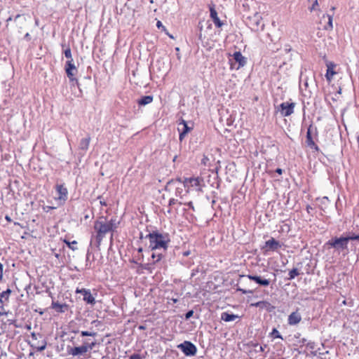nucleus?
Returning a JSON list of instances; mask_svg holds the SVG:
<instances>
[{
	"mask_svg": "<svg viewBox=\"0 0 359 359\" xmlns=\"http://www.w3.org/2000/svg\"><path fill=\"white\" fill-rule=\"evenodd\" d=\"M118 224L116 217H111L108 219L106 217L101 216L94 222L95 235L93 237L95 239L97 247H100L103 238L107 233H111V239H112L113 233L117 229Z\"/></svg>",
	"mask_w": 359,
	"mask_h": 359,
	"instance_id": "1",
	"label": "nucleus"
},
{
	"mask_svg": "<svg viewBox=\"0 0 359 359\" xmlns=\"http://www.w3.org/2000/svg\"><path fill=\"white\" fill-rule=\"evenodd\" d=\"M149 241V248L153 250H162L165 252L170 242V236L167 233H160L158 231L149 233L145 236Z\"/></svg>",
	"mask_w": 359,
	"mask_h": 359,
	"instance_id": "2",
	"label": "nucleus"
},
{
	"mask_svg": "<svg viewBox=\"0 0 359 359\" xmlns=\"http://www.w3.org/2000/svg\"><path fill=\"white\" fill-rule=\"evenodd\" d=\"M348 241L345 236L333 237L330 239L326 243L328 248H332L339 252H348Z\"/></svg>",
	"mask_w": 359,
	"mask_h": 359,
	"instance_id": "3",
	"label": "nucleus"
},
{
	"mask_svg": "<svg viewBox=\"0 0 359 359\" xmlns=\"http://www.w3.org/2000/svg\"><path fill=\"white\" fill-rule=\"evenodd\" d=\"M14 22L19 32H22L31 22V16L28 14L17 15L14 18Z\"/></svg>",
	"mask_w": 359,
	"mask_h": 359,
	"instance_id": "4",
	"label": "nucleus"
},
{
	"mask_svg": "<svg viewBox=\"0 0 359 359\" xmlns=\"http://www.w3.org/2000/svg\"><path fill=\"white\" fill-rule=\"evenodd\" d=\"M177 347L187 356L195 355L197 351L196 346L188 341L179 344Z\"/></svg>",
	"mask_w": 359,
	"mask_h": 359,
	"instance_id": "5",
	"label": "nucleus"
},
{
	"mask_svg": "<svg viewBox=\"0 0 359 359\" xmlns=\"http://www.w3.org/2000/svg\"><path fill=\"white\" fill-rule=\"evenodd\" d=\"M294 102H284L279 105L278 111L282 116H289L294 113Z\"/></svg>",
	"mask_w": 359,
	"mask_h": 359,
	"instance_id": "6",
	"label": "nucleus"
},
{
	"mask_svg": "<svg viewBox=\"0 0 359 359\" xmlns=\"http://www.w3.org/2000/svg\"><path fill=\"white\" fill-rule=\"evenodd\" d=\"M65 72L67 77L71 81H77L75 76L78 70L73 63V60H67L65 64Z\"/></svg>",
	"mask_w": 359,
	"mask_h": 359,
	"instance_id": "7",
	"label": "nucleus"
},
{
	"mask_svg": "<svg viewBox=\"0 0 359 359\" xmlns=\"http://www.w3.org/2000/svg\"><path fill=\"white\" fill-rule=\"evenodd\" d=\"M175 187V196L181 197L183 192V189L185 188L184 182L182 183L180 180L169 181L165 187L166 190H170L171 187Z\"/></svg>",
	"mask_w": 359,
	"mask_h": 359,
	"instance_id": "8",
	"label": "nucleus"
},
{
	"mask_svg": "<svg viewBox=\"0 0 359 359\" xmlns=\"http://www.w3.org/2000/svg\"><path fill=\"white\" fill-rule=\"evenodd\" d=\"M76 293H80L83 295V301L86 303L94 305L95 304V299L94 297L91 294L90 290L88 289H79L76 290Z\"/></svg>",
	"mask_w": 359,
	"mask_h": 359,
	"instance_id": "9",
	"label": "nucleus"
},
{
	"mask_svg": "<svg viewBox=\"0 0 359 359\" xmlns=\"http://www.w3.org/2000/svg\"><path fill=\"white\" fill-rule=\"evenodd\" d=\"M55 189L58 195L57 199L65 203L68 198L67 189L64 186V184H56Z\"/></svg>",
	"mask_w": 359,
	"mask_h": 359,
	"instance_id": "10",
	"label": "nucleus"
},
{
	"mask_svg": "<svg viewBox=\"0 0 359 359\" xmlns=\"http://www.w3.org/2000/svg\"><path fill=\"white\" fill-rule=\"evenodd\" d=\"M248 23L251 26V29H257L261 23L262 17L258 13H255L253 16H249L248 18Z\"/></svg>",
	"mask_w": 359,
	"mask_h": 359,
	"instance_id": "11",
	"label": "nucleus"
},
{
	"mask_svg": "<svg viewBox=\"0 0 359 359\" xmlns=\"http://www.w3.org/2000/svg\"><path fill=\"white\" fill-rule=\"evenodd\" d=\"M233 60L238 64L237 69L244 67L247 63V58L240 51H236L232 55Z\"/></svg>",
	"mask_w": 359,
	"mask_h": 359,
	"instance_id": "12",
	"label": "nucleus"
},
{
	"mask_svg": "<svg viewBox=\"0 0 359 359\" xmlns=\"http://www.w3.org/2000/svg\"><path fill=\"white\" fill-rule=\"evenodd\" d=\"M302 320L300 313L297 311L291 313L287 319V323L290 325H295Z\"/></svg>",
	"mask_w": 359,
	"mask_h": 359,
	"instance_id": "13",
	"label": "nucleus"
},
{
	"mask_svg": "<svg viewBox=\"0 0 359 359\" xmlns=\"http://www.w3.org/2000/svg\"><path fill=\"white\" fill-rule=\"evenodd\" d=\"M202 180H200L198 177L196 178H186L184 180V187H187L188 188L189 187H200L201 186V182ZM198 191H201V188L198 189Z\"/></svg>",
	"mask_w": 359,
	"mask_h": 359,
	"instance_id": "14",
	"label": "nucleus"
},
{
	"mask_svg": "<svg viewBox=\"0 0 359 359\" xmlns=\"http://www.w3.org/2000/svg\"><path fill=\"white\" fill-rule=\"evenodd\" d=\"M210 18L212 19L215 25L217 27H221L223 25V22L219 20L217 16V13L215 8V6H210Z\"/></svg>",
	"mask_w": 359,
	"mask_h": 359,
	"instance_id": "15",
	"label": "nucleus"
},
{
	"mask_svg": "<svg viewBox=\"0 0 359 359\" xmlns=\"http://www.w3.org/2000/svg\"><path fill=\"white\" fill-rule=\"evenodd\" d=\"M280 243L273 238H271L265 242V248H267L268 250L276 251L277 249L280 248Z\"/></svg>",
	"mask_w": 359,
	"mask_h": 359,
	"instance_id": "16",
	"label": "nucleus"
},
{
	"mask_svg": "<svg viewBox=\"0 0 359 359\" xmlns=\"http://www.w3.org/2000/svg\"><path fill=\"white\" fill-rule=\"evenodd\" d=\"M247 277L251 280L255 281L257 284L262 286H268L270 284V281L268 279L262 278L261 276L248 275Z\"/></svg>",
	"mask_w": 359,
	"mask_h": 359,
	"instance_id": "17",
	"label": "nucleus"
},
{
	"mask_svg": "<svg viewBox=\"0 0 359 359\" xmlns=\"http://www.w3.org/2000/svg\"><path fill=\"white\" fill-rule=\"evenodd\" d=\"M317 129L316 127L313 126L312 125H310L306 133V143L309 146L313 147L315 146V143L312 139V133L313 132H316Z\"/></svg>",
	"mask_w": 359,
	"mask_h": 359,
	"instance_id": "18",
	"label": "nucleus"
},
{
	"mask_svg": "<svg viewBox=\"0 0 359 359\" xmlns=\"http://www.w3.org/2000/svg\"><path fill=\"white\" fill-rule=\"evenodd\" d=\"M86 353H87L86 346H83V345H82L81 346L72 348L70 349V351H69V353L74 356L83 355Z\"/></svg>",
	"mask_w": 359,
	"mask_h": 359,
	"instance_id": "19",
	"label": "nucleus"
},
{
	"mask_svg": "<svg viewBox=\"0 0 359 359\" xmlns=\"http://www.w3.org/2000/svg\"><path fill=\"white\" fill-rule=\"evenodd\" d=\"M180 124H182V129L178 128V130L180 132L179 139L180 141H182L186 135L191 130V128H189L187 126V122L184 120L182 121V123Z\"/></svg>",
	"mask_w": 359,
	"mask_h": 359,
	"instance_id": "20",
	"label": "nucleus"
},
{
	"mask_svg": "<svg viewBox=\"0 0 359 359\" xmlns=\"http://www.w3.org/2000/svg\"><path fill=\"white\" fill-rule=\"evenodd\" d=\"M52 308L55 309L57 312L65 313L67 310L68 305L66 304H60L58 302H53Z\"/></svg>",
	"mask_w": 359,
	"mask_h": 359,
	"instance_id": "21",
	"label": "nucleus"
},
{
	"mask_svg": "<svg viewBox=\"0 0 359 359\" xmlns=\"http://www.w3.org/2000/svg\"><path fill=\"white\" fill-rule=\"evenodd\" d=\"M90 140L91 138L90 135H88V137L81 139L79 145V149L86 151L88 149Z\"/></svg>",
	"mask_w": 359,
	"mask_h": 359,
	"instance_id": "22",
	"label": "nucleus"
},
{
	"mask_svg": "<svg viewBox=\"0 0 359 359\" xmlns=\"http://www.w3.org/2000/svg\"><path fill=\"white\" fill-rule=\"evenodd\" d=\"M238 316L237 315H234L233 313H229L227 312H224L221 315V319L225 322H231L237 319Z\"/></svg>",
	"mask_w": 359,
	"mask_h": 359,
	"instance_id": "23",
	"label": "nucleus"
},
{
	"mask_svg": "<svg viewBox=\"0 0 359 359\" xmlns=\"http://www.w3.org/2000/svg\"><path fill=\"white\" fill-rule=\"evenodd\" d=\"M333 67L334 65L331 63L327 65V69L325 74V77L328 81H331L333 78V76L336 74V72L333 70Z\"/></svg>",
	"mask_w": 359,
	"mask_h": 359,
	"instance_id": "24",
	"label": "nucleus"
},
{
	"mask_svg": "<svg viewBox=\"0 0 359 359\" xmlns=\"http://www.w3.org/2000/svg\"><path fill=\"white\" fill-rule=\"evenodd\" d=\"M153 99L154 97L151 95L143 96L137 101V103L139 105L144 106L150 104L153 101Z\"/></svg>",
	"mask_w": 359,
	"mask_h": 359,
	"instance_id": "25",
	"label": "nucleus"
},
{
	"mask_svg": "<svg viewBox=\"0 0 359 359\" xmlns=\"http://www.w3.org/2000/svg\"><path fill=\"white\" fill-rule=\"evenodd\" d=\"M11 293V290L10 289H7L0 294V303L1 304H3L5 301H8Z\"/></svg>",
	"mask_w": 359,
	"mask_h": 359,
	"instance_id": "26",
	"label": "nucleus"
},
{
	"mask_svg": "<svg viewBox=\"0 0 359 359\" xmlns=\"http://www.w3.org/2000/svg\"><path fill=\"white\" fill-rule=\"evenodd\" d=\"M163 257H164L163 252H153L151 255V258L154 259V264L161 261Z\"/></svg>",
	"mask_w": 359,
	"mask_h": 359,
	"instance_id": "27",
	"label": "nucleus"
},
{
	"mask_svg": "<svg viewBox=\"0 0 359 359\" xmlns=\"http://www.w3.org/2000/svg\"><path fill=\"white\" fill-rule=\"evenodd\" d=\"M327 17L328 18V22H327V25L325 27V29L326 30H331L333 29V24H332L333 14H327Z\"/></svg>",
	"mask_w": 359,
	"mask_h": 359,
	"instance_id": "28",
	"label": "nucleus"
},
{
	"mask_svg": "<svg viewBox=\"0 0 359 359\" xmlns=\"http://www.w3.org/2000/svg\"><path fill=\"white\" fill-rule=\"evenodd\" d=\"M299 275V270L297 269H292L289 272V277L287 278V280H291Z\"/></svg>",
	"mask_w": 359,
	"mask_h": 359,
	"instance_id": "29",
	"label": "nucleus"
},
{
	"mask_svg": "<svg viewBox=\"0 0 359 359\" xmlns=\"http://www.w3.org/2000/svg\"><path fill=\"white\" fill-rule=\"evenodd\" d=\"M251 345L255 348V351L258 352H263L264 351V348L266 347V345L264 346H259L257 343H251Z\"/></svg>",
	"mask_w": 359,
	"mask_h": 359,
	"instance_id": "30",
	"label": "nucleus"
},
{
	"mask_svg": "<svg viewBox=\"0 0 359 359\" xmlns=\"http://www.w3.org/2000/svg\"><path fill=\"white\" fill-rule=\"evenodd\" d=\"M65 242L67 243L68 247L69 248H71L72 250H77V247H76L77 242L76 241H73L72 242H69V241H65Z\"/></svg>",
	"mask_w": 359,
	"mask_h": 359,
	"instance_id": "31",
	"label": "nucleus"
},
{
	"mask_svg": "<svg viewBox=\"0 0 359 359\" xmlns=\"http://www.w3.org/2000/svg\"><path fill=\"white\" fill-rule=\"evenodd\" d=\"M64 54H65V56L67 59H69V60H73L71 49H70L69 46H67V48L64 50Z\"/></svg>",
	"mask_w": 359,
	"mask_h": 359,
	"instance_id": "32",
	"label": "nucleus"
},
{
	"mask_svg": "<svg viewBox=\"0 0 359 359\" xmlns=\"http://www.w3.org/2000/svg\"><path fill=\"white\" fill-rule=\"evenodd\" d=\"M83 345L86 346V351L88 352L89 350H91L93 348V347L96 345V342H95V341L91 342V343L83 342Z\"/></svg>",
	"mask_w": 359,
	"mask_h": 359,
	"instance_id": "33",
	"label": "nucleus"
},
{
	"mask_svg": "<svg viewBox=\"0 0 359 359\" xmlns=\"http://www.w3.org/2000/svg\"><path fill=\"white\" fill-rule=\"evenodd\" d=\"M271 334L275 337V338H280L282 339V336L280 335V332L276 329H273Z\"/></svg>",
	"mask_w": 359,
	"mask_h": 359,
	"instance_id": "34",
	"label": "nucleus"
},
{
	"mask_svg": "<svg viewBox=\"0 0 359 359\" xmlns=\"http://www.w3.org/2000/svg\"><path fill=\"white\" fill-rule=\"evenodd\" d=\"M46 345H47L46 341L43 340V341H42L41 345H40V346H37V347H36V350H37L38 351H43V350H45V349H46Z\"/></svg>",
	"mask_w": 359,
	"mask_h": 359,
	"instance_id": "35",
	"label": "nucleus"
},
{
	"mask_svg": "<svg viewBox=\"0 0 359 359\" xmlns=\"http://www.w3.org/2000/svg\"><path fill=\"white\" fill-rule=\"evenodd\" d=\"M345 237L347 239L348 243L349 241H359V235L348 236Z\"/></svg>",
	"mask_w": 359,
	"mask_h": 359,
	"instance_id": "36",
	"label": "nucleus"
},
{
	"mask_svg": "<svg viewBox=\"0 0 359 359\" xmlns=\"http://www.w3.org/2000/svg\"><path fill=\"white\" fill-rule=\"evenodd\" d=\"M81 334L82 337H86V336L94 337L96 335V332H88V331H81Z\"/></svg>",
	"mask_w": 359,
	"mask_h": 359,
	"instance_id": "37",
	"label": "nucleus"
},
{
	"mask_svg": "<svg viewBox=\"0 0 359 359\" xmlns=\"http://www.w3.org/2000/svg\"><path fill=\"white\" fill-rule=\"evenodd\" d=\"M194 314V311L193 310H190L186 314H185V319L186 320H188Z\"/></svg>",
	"mask_w": 359,
	"mask_h": 359,
	"instance_id": "38",
	"label": "nucleus"
},
{
	"mask_svg": "<svg viewBox=\"0 0 359 359\" xmlns=\"http://www.w3.org/2000/svg\"><path fill=\"white\" fill-rule=\"evenodd\" d=\"M318 6V0H315L313 4H312V6L310 8V11H312L313 10H316L317 7Z\"/></svg>",
	"mask_w": 359,
	"mask_h": 359,
	"instance_id": "39",
	"label": "nucleus"
},
{
	"mask_svg": "<svg viewBox=\"0 0 359 359\" xmlns=\"http://www.w3.org/2000/svg\"><path fill=\"white\" fill-rule=\"evenodd\" d=\"M129 359H142V358L140 354L135 353L131 355Z\"/></svg>",
	"mask_w": 359,
	"mask_h": 359,
	"instance_id": "40",
	"label": "nucleus"
},
{
	"mask_svg": "<svg viewBox=\"0 0 359 359\" xmlns=\"http://www.w3.org/2000/svg\"><path fill=\"white\" fill-rule=\"evenodd\" d=\"M238 290L241 291L243 294H252L253 292L252 290H247L241 288H238Z\"/></svg>",
	"mask_w": 359,
	"mask_h": 359,
	"instance_id": "41",
	"label": "nucleus"
},
{
	"mask_svg": "<svg viewBox=\"0 0 359 359\" xmlns=\"http://www.w3.org/2000/svg\"><path fill=\"white\" fill-rule=\"evenodd\" d=\"M177 203V200H176L175 198H171L169 201V205L170 206L176 204Z\"/></svg>",
	"mask_w": 359,
	"mask_h": 359,
	"instance_id": "42",
	"label": "nucleus"
},
{
	"mask_svg": "<svg viewBox=\"0 0 359 359\" xmlns=\"http://www.w3.org/2000/svg\"><path fill=\"white\" fill-rule=\"evenodd\" d=\"M329 353V351H326L325 353H320V359H330V358H327L325 355L326 354H328Z\"/></svg>",
	"mask_w": 359,
	"mask_h": 359,
	"instance_id": "43",
	"label": "nucleus"
},
{
	"mask_svg": "<svg viewBox=\"0 0 359 359\" xmlns=\"http://www.w3.org/2000/svg\"><path fill=\"white\" fill-rule=\"evenodd\" d=\"M184 205L189 206L190 208H191L193 210H194V207L193 203L191 201L184 203Z\"/></svg>",
	"mask_w": 359,
	"mask_h": 359,
	"instance_id": "44",
	"label": "nucleus"
},
{
	"mask_svg": "<svg viewBox=\"0 0 359 359\" xmlns=\"http://www.w3.org/2000/svg\"><path fill=\"white\" fill-rule=\"evenodd\" d=\"M3 277V264L0 263V280H1Z\"/></svg>",
	"mask_w": 359,
	"mask_h": 359,
	"instance_id": "45",
	"label": "nucleus"
},
{
	"mask_svg": "<svg viewBox=\"0 0 359 359\" xmlns=\"http://www.w3.org/2000/svg\"><path fill=\"white\" fill-rule=\"evenodd\" d=\"M156 27L160 29V28H162L163 27L162 22L160 21V20H158L157 22H156Z\"/></svg>",
	"mask_w": 359,
	"mask_h": 359,
	"instance_id": "46",
	"label": "nucleus"
},
{
	"mask_svg": "<svg viewBox=\"0 0 359 359\" xmlns=\"http://www.w3.org/2000/svg\"><path fill=\"white\" fill-rule=\"evenodd\" d=\"M25 39H26L27 41H29L31 39L30 34L28 32L25 34Z\"/></svg>",
	"mask_w": 359,
	"mask_h": 359,
	"instance_id": "47",
	"label": "nucleus"
},
{
	"mask_svg": "<svg viewBox=\"0 0 359 359\" xmlns=\"http://www.w3.org/2000/svg\"><path fill=\"white\" fill-rule=\"evenodd\" d=\"M291 50V47L290 45H286L285 47V52H290Z\"/></svg>",
	"mask_w": 359,
	"mask_h": 359,
	"instance_id": "48",
	"label": "nucleus"
},
{
	"mask_svg": "<svg viewBox=\"0 0 359 359\" xmlns=\"http://www.w3.org/2000/svg\"><path fill=\"white\" fill-rule=\"evenodd\" d=\"M162 31L164 32L166 34H168L170 37H172L168 32V29L163 26L162 28Z\"/></svg>",
	"mask_w": 359,
	"mask_h": 359,
	"instance_id": "49",
	"label": "nucleus"
},
{
	"mask_svg": "<svg viewBox=\"0 0 359 359\" xmlns=\"http://www.w3.org/2000/svg\"><path fill=\"white\" fill-rule=\"evenodd\" d=\"M162 31L164 32L166 34H168L170 37H172L168 32V29L163 26L162 28Z\"/></svg>",
	"mask_w": 359,
	"mask_h": 359,
	"instance_id": "50",
	"label": "nucleus"
},
{
	"mask_svg": "<svg viewBox=\"0 0 359 359\" xmlns=\"http://www.w3.org/2000/svg\"><path fill=\"white\" fill-rule=\"evenodd\" d=\"M276 172L278 173L279 175H281L283 173V170L281 168H277L276 170Z\"/></svg>",
	"mask_w": 359,
	"mask_h": 359,
	"instance_id": "51",
	"label": "nucleus"
},
{
	"mask_svg": "<svg viewBox=\"0 0 359 359\" xmlns=\"http://www.w3.org/2000/svg\"><path fill=\"white\" fill-rule=\"evenodd\" d=\"M190 255V252L189 251H185L183 252V255L185 256V257H187Z\"/></svg>",
	"mask_w": 359,
	"mask_h": 359,
	"instance_id": "52",
	"label": "nucleus"
},
{
	"mask_svg": "<svg viewBox=\"0 0 359 359\" xmlns=\"http://www.w3.org/2000/svg\"><path fill=\"white\" fill-rule=\"evenodd\" d=\"M310 210H312V208L310 205H307L306 210L308 212H310Z\"/></svg>",
	"mask_w": 359,
	"mask_h": 359,
	"instance_id": "53",
	"label": "nucleus"
},
{
	"mask_svg": "<svg viewBox=\"0 0 359 359\" xmlns=\"http://www.w3.org/2000/svg\"><path fill=\"white\" fill-rule=\"evenodd\" d=\"M39 20L38 18H35V25L36 26H39Z\"/></svg>",
	"mask_w": 359,
	"mask_h": 359,
	"instance_id": "54",
	"label": "nucleus"
},
{
	"mask_svg": "<svg viewBox=\"0 0 359 359\" xmlns=\"http://www.w3.org/2000/svg\"><path fill=\"white\" fill-rule=\"evenodd\" d=\"M100 204H101L102 205H105V206L107 205L106 202H105V201H100Z\"/></svg>",
	"mask_w": 359,
	"mask_h": 359,
	"instance_id": "55",
	"label": "nucleus"
},
{
	"mask_svg": "<svg viewBox=\"0 0 359 359\" xmlns=\"http://www.w3.org/2000/svg\"><path fill=\"white\" fill-rule=\"evenodd\" d=\"M89 256H90V253H89V252H88V253L86 255V262H88L89 260Z\"/></svg>",
	"mask_w": 359,
	"mask_h": 359,
	"instance_id": "56",
	"label": "nucleus"
},
{
	"mask_svg": "<svg viewBox=\"0 0 359 359\" xmlns=\"http://www.w3.org/2000/svg\"><path fill=\"white\" fill-rule=\"evenodd\" d=\"M32 339H36V334L35 333H34V332L32 333Z\"/></svg>",
	"mask_w": 359,
	"mask_h": 359,
	"instance_id": "57",
	"label": "nucleus"
},
{
	"mask_svg": "<svg viewBox=\"0 0 359 359\" xmlns=\"http://www.w3.org/2000/svg\"><path fill=\"white\" fill-rule=\"evenodd\" d=\"M335 9H336V8L334 6H332L330 10L334 13Z\"/></svg>",
	"mask_w": 359,
	"mask_h": 359,
	"instance_id": "58",
	"label": "nucleus"
},
{
	"mask_svg": "<svg viewBox=\"0 0 359 359\" xmlns=\"http://www.w3.org/2000/svg\"><path fill=\"white\" fill-rule=\"evenodd\" d=\"M11 20H12V18H11V17H9V18L7 19L6 22H8L9 21H11Z\"/></svg>",
	"mask_w": 359,
	"mask_h": 359,
	"instance_id": "59",
	"label": "nucleus"
},
{
	"mask_svg": "<svg viewBox=\"0 0 359 359\" xmlns=\"http://www.w3.org/2000/svg\"><path fill=\"white\" fill-rule=\"evenodd\" d=\"M6 219L8 221H11V219L8 216H6Z\"/></svg>",
	"mask_w": 359,
	"mask_h": 359,
	"instance_id": "60",
	"label": "nucleus"
},
{
	"mask_svg": "<svg viewBox=\"0 0 359 359\" xmlns=\"http://www.w3.org/2000/svg\"><path fill=\"white\" fill-rule=\"evenodd\" d=\"M198 38L200 40L202 41V34H199Z\"/></svg>",
	"mask_w": 359,
	"mask_h": 359,
	"instance_id": "61",
	"label": "nucleus"
},
{
	"mask_svg": "<svg viewBox=\"0 0 359 359\" xmlns=\"http://www.w3.org/2000/svg\"><path fill=\"white\" fill-rule=\"evenodd\" d=\"M341 89L339 88V90L337 91V94H341Z\"/></svg>",
	"mask_w": 359,
	"mask_h": 359,
	"instance_id": "62",
	"label": "nucleus"
},
{
	"mask_svg": "<svg viewBox=\"0 0 359 359\" xmlns=\"http://www.w3.org/2000/svg\"><path fill=\"white\" fill-rule=\"evenodd\" d=\"M138 252H142V248H139V249H138Z\"/></svg>",
	"mask_w": 359,
	"mask_h": 359,
	"instance_id": "63",
	"label": "nucleus"
},
{
	"mask_svg": "<svg viewBox=\"0 0 359 359\" xmlns=\"http://www.w3.org/2000/svg\"><path fill=\"white\" fill-rule=\"evenodd\" d=\"M172 301H173V302L175 303V302H177V300L176 299H173Z\"/></svg>",
	"mask_w": 359,
	"mask_h": 359,
	"instance_id": "64",
	"label": "nucleus"
}]
</instances>
